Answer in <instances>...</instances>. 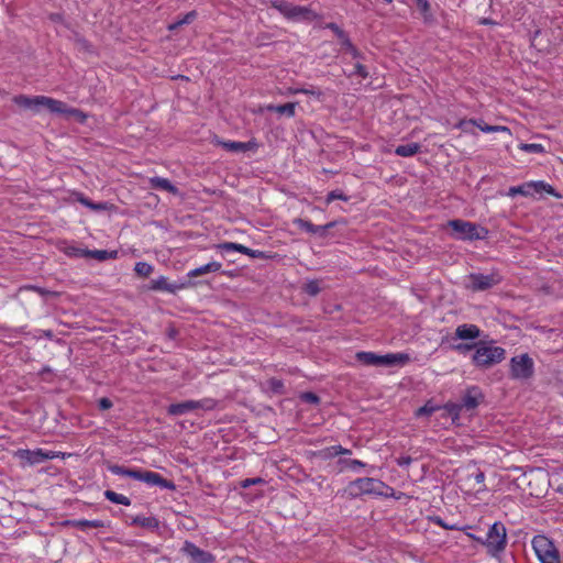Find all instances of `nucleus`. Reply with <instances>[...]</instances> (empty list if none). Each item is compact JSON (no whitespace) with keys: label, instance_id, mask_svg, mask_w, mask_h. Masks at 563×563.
I'll return each instance as SVG.
<instances>
[{"label":"nucleus","instance_id":"nucleus-1","mask_svg":"<svg viewBox=\"0 0 563 563\" xmlns=\"http://www.w3.org/2000/svg\"><path fill=\"white\" fill-rule=\"evenodd\" d=\"M385 489H390L384 482L373 477L356 478L347 484L345 488L338 492L342 498L355 499L364 495L387 496Z\"/></svg>","mask_w":563,"mask_h":563},{"label":"nucleus","instance_id":"nucleus-2","mask_svg":"<svg viewBox=\"0 0 563 563\" xmlns=\"http://www.w3.org/2000/svg\"><path fill=\"white\" fill-rule=\"evenodd\" d=\"M14 102L24 109L34 111H37L40 107H45L52 113H67L76 117L81 115V111L77 109L67 110L65 102L45 96L31 98L21 95L14 97Z\"/></svg>","mask_w":563,"mask_h":563},{"label":"nucleus","instance_id":"nucleus-3","mask_svg":"<svg viewBox=\"0 0 563 563\" xmlns=\"http://www.w3.org/2000/svg\"><path fill=\"white\" fill-rule=\"evenodd\" d=\"M506 357L505 349L490 343L479 342L473 355V363L481 368H489Z\"/></svg>","mask_w":563,"mask_h":563},{"label":"nucleus","instance_id":"nucleus-4","mask_svg":"<svg viewBox=\"0 0 563 563\" xmlns=\"http://www.w3.org/2000/svg\"><path fill=\"white\" fill-rule=\"evenodd\" d=\"M356 360L367 366H395L405 365L410 361V356L407 353H388L385 355H378L374 352H357L355 355Z\"/></svg>","mask_w":563,"mask_h":563},{"label":"nucleus","instance_id":"nucleus-5","mask_svg":"<svg viewBox=\"0 0 563 563\" xmlns=\"http://www.w3.org/2000/svg\"><path fill=\"white\" fill-rule=\"evenodd\" d=\"M483 545L486 547L487 553L493 558H497L505 551L507 547V529L501 521H496L490 526Z\"/></svg>","mask_w":563,"mask_h":563},{"label":"nucleus","instance_id":"nucleus-6","mask_svg":"<svg viewBox=\"0 0 563 563\" xmlns=\"http://www.w3.org/2000/svg\"><path fill=\"white\" fill-rule=\"evenodd\" d=\"M448 225L453 230L455 239L459 240H483L488 233L485 228L461 219L450 220Z\"/></svg>","mask_w":563,"mask_h":563},{"label":"nucleus","instance_id":"nucleus-7","mask_svg":"<svg viewBox=\"0 0 563 563\" xmlns=\"http://www.w3.org/2000/svg\"><path fill=\"white\" fill-rule=\"evenodd\" d=\"M531 544L541 563H561L559 551L548 537L534 536Z\"/></svg>","mask_w":563,"mask_h":563},{"label":"nucleus","instance_id":"nucleus-8","mask_svg":"<svg viewBox=\"0 0 563 563\" xmlns=\"http://www.w3.org/2000/svg\"><path fill=\"white\" fill-rule=\"evenodd\" d=\"M534 374V362L529 354L523 353L511 357L510 360V376L514 379L526 380Z\"/></svg>","mask_w":563,"mask_h":563},{"label":"nucleus","instance_id":"nucleus-9","mask_svg":"<svg viewBox=\"0 0 563 563\" xmlns=\"http://www.w3.org/2000/svg\"><path fill=\"white\" fill-rule=\"evenodd\" d=\"M272 8L278 10L288 20H310L311 10L306 7L295 5L286 0L271 1Z\"/></svg>","mask_w":563,"mask_h":563},{"label":"nucleus","instance_id":"nucleus-10","mask_svg":"<svg viewBox=\"0 0 563 563\" xmlns=\"http://www.w3.org/2000/svg\"><path fill=\"white\" fill-rule=\"evenodd\" d=\"M542 192H547L551 196L559 197V195L555 192L554 188L551 185H549L542 180L529 181V183H525L520 186L510 187L508 195L511 197H514L516 195H522V196L528 197V196H534L536 194L541 195Z\"/></svg>","mask_w":563,"mask_h":563},{"label":"nucleus","instance_id":"nucleus-11","mask_svg":"<svg viewBox=\"0 0 563 563\" xmlns=\"http://www.w3.org/2000/svg\"><path fill=\"white\" fill-rule=\"evenodd\" d=\"M468 278L471 280L470 287L473 291H484L490 289L501 282V277L498 273H473L468 276Z\"/></svg>","mask_w":563,"mask_h":563},{"label":"nucleus","instance_id":"nucleus-12","mask_svg":"<svg viewBox=\"0 0 563 563\" xmlns=\"http://www.w3.org/2000/svg\"><path fill=\"white\" fill-rule=\"evenodd\" d=\"M181 553L189 558L190 563H214L216 558L212 553L198 548L191 541L186 540Z\"/></svg>","mask_w":563,"mask_h":563},{"label":"nucleus","instance_id":"nucleus-13","mask_svg":"<svg viewBox=\"0 0 563 563\" xmlns=\"http://www.w3.org/2000/svg\"><path fill=\"white\" fill-rule=\"evenodd\" d=\"M485 399V396L478 386L467 387L465 393L461 397V406L466 411H473L476 409Z\"/></svg>","mask_w":563,"mask_h":563},{"label":"nucleus","instance_id":"nucleus-14","mask_svg":"<svg viewBox=\"0 0 563 563\" xmlns=\"http://www.w3.org/2000/svg\"><path fill=\"white\" fill-rule=\"evenodd\" d=\"M216 247L218 250L224 251V252H230V251L240 252V253L245 254L253 258H267V256L265 255L264 252L258 251V250H252L242 244L234 243V242H223V243L217 244Z\"/></svg>","mask_w":563,"mask_h":563},{"label":"nucleus","instance_id":"nucleus-15","mask_svg":"<svg viewBox=\"0 0 563 563\" xmlns=\"http://www.w3.org/2000/svg\"><path fill=\"white\" fill-rule=\"evenodd\" d=\"M19 456L22 459V460H25L29 464L33 465V464H38V463H42L46 460H51V459H54L55 457V453L54 452H46V451H43L42 449H36V450H20L19 451Z\"/></svg>","mask_w":563,"mask_h":563},{"label":"nucleus","instance_id":"nucleus-16","mask_svg":"<svg viewBox=\"0 0 563 563\" xmlns=\"http://www.w3.org/2000/svg\"><path fill=\"white\" fill-rule=\"evenodd\" d=\"M144 481L143 483L148 484L150 486H159L161 488L175 490L176 485L173 481L164 478L161 474L152 472V471H145L144 473Z\"/></svg>","mask_w":563,"mask_h":563},{"label":"nucleus","instance_id":"nucleus-17","mask_svg":"<svg viewBox=\"0 0 563 563\" xmlns=\"http://www.w3.org/2000/svg\"><path fill=\"white\" fill-rule=\"evenodd\" d=\"M481 333L482 331L476 324L463 323L455 329L454 339L476 340L481 336Z\"/></svg>","mask_w":563,"mask_h":563},{"label":"nucleus","instance_id":"nucleus-18","mask_svg":"<svg viewBox=\"0 0 563 563\" xmlns=\"http://www.w3.org/2000/svg\"><path fill=\"white\" fill-rule=\"evenodd\" d=\"M108 470L115 475L131 477V478L140 481V482L144 481L143 477H144L145 470L129 468V467L118 465V464L109 465Z\"/></svg>","mask_w":563,"mask_h":563},{"label":"nucleus","instance_id":"nucleus-19","mask_svg":"<svg viewBox=\"0 0 563 563\" xmlns=\"http://www.w3.org/2000/svg\"><path fill=\"white\" fill-rule=\"evenodd\" d=\"M217 144L222 146L228 152H247L255 150L257 144L255 142H238V141H220Z\"/></svg>","mask_w":563,"mask_h":563},{"label":"nucleus","instance_id":"nucleus-20","mask_svg":"<svg viewBox=\"0 0 563 563\" xmlns=\"http://www.w3.org/2000/svg\"><path fill=\"white\" fill-rule=\"evenodd\" d=\"M186 287V284H180V285H176V284H169L167 282V278L164 277V276H161L159 278L157 279H153L151 280V285H150V289L152 290H157V291H167V292H176L178 289H181V288H185Z\"/></svg>","mask_w":563,"mask_h":563},{"label":"nucleus","instance_id":"nucleus-21","mask_svg":"<svg viewBox=\"0 0 563 563\" xmlns=\"http://www.w3.org/2000/svg\"><path fill=\"white\" fill-rule=\"evenodd\" d=\"M65 526H70L77 529H80L82 531L89 529V528H104L109 527V522H106L103 520H86V519H79V520H66L64 522Z\"/></svg>","mask_w":563,"mask_h":563},{"label":"nucleus","instance_id":"nucleus-22","mask_svg":"<svg viewBox=\"0 0 563 563\" xmlns=\"http://www.w3.org/2000/svg\"><path fill=\"white\" fill-rule=\"evenodd\" d=\"M150 186L152 189H161L173 195L178 194V188L173 185L167 178H162L158 176L150 178Z\"/></svg>","mask_w":563,"mask_h":563},{"label":"nucleus","instance_id":"nucleus-23","mask_svg":"<svg viewBox=\"0 0 563 563\" xmlns=\"http://www.w3.org/2000/svg\"><path fill=\"white\" fill-rule=\"evenodd\" d=\"M194 410H196L194 406V400H186L183 402L169 405L167 408V413L169 416H183Z\"/></svg>","mask_w":563,"mask_h":563},{"label":"nucleus","instance_id":"nucleus-24","mask_svg":"<svg viewBox=\"0 0 563 563\" xmlns=\"http://www.w3.org/2000/svg\"><path fill=\"white\" fill-rule=\"evenodd\" d=\"M294 224H296L298 228L307 231L308 233L316 234L320 238H325L323 225H316V224L311 223L310 221L301 219V218L295 219Z\"/></svg>","mask_w":563,"mask_h":563},{"label":"nucleus","instance_id":"nucleus-25","mask_svg":"<svg viewBox=\"0 0 563 563\" xmlns=\"http://www.w3.org/2000/svg\"><path fill=\"white\" fill-rule=\"evenodd\" d=\"M131 525L155 531L159 528V521L155 517L136 516L132 519Z\"/></svg>","mask_w":563,"mask_h":563},{"label":"nucleus","instance_id":"nucleus-26","mask_svg":"<svg viewBox=\"0 0 563 563\" xmlns=\"http://www.w3.org/2000/svg\"><path fill=\"white\" fill-rule=\"evenodd\" d=\"M420 144L418 143H408L404 145H398L395 148V154L401 157H411L420 152Z\"/></svg>","mask_w":563,"mask_h":563},{"label":"nucleus","instance_id":"nucleus-27","mask_svg":"<svg viewBox=\"0 0 563 563\" xmlns=\"http://www.w3.org/2000/svg\"><path fill=\"white\" fill-rule=\"evenodd\" d=\"M75 196H76V200L78 202H80L82 206H85L93 211H102V210L107 209V203L93 202L81 192H77V194H75Z\"/></svg>","mask_w":563,"mask_h":563},{"label":"nucleus","instance_id":"nucleus-28","mask_svg":"<svg viewBox=\"0 0 563 563\" xmlns=\"http://www.w3.org/2000/svg\"><path fill=\"white\" fill-rule=\"evenodd\" d=\"M118 255L117 251H106V250H88L87 257L95 258L99 262H103L106 260L115 258Z\"/></svg>","mask_w":563,"mask_h":563},{"label":"nucleus","instance_id":"nucleus-29","mask_svg":"<svg viewBox=\"0 0 563 563\" xmlns=\"http://www.w3.org/2000/svg\"><path fill=\"white\" fill-rule=\"evenodd\" d=\"M219 401L217 399H213V398H203V399H200V400H194V406H195V409H200V410H203V411H211L213 409L217 408Z\"/></svg>","mask_w":563,"mask_h":563},{"label":"nucleus","instance_id":"nucleus-30","mask_svg":"<svg viewBox=\"0 0 563 563\" xmlns=\"http://www.w3.org/2000/svg\"><path fill=\"white\" fill-rule=\"evenodd\" d=\"M104 497L113 504H119V505H123V506L131 505V500L126 496L118 494L110 489L104 492Z\"/></svg>","mask_w":563,"mask_h":563},{"label":"nucleus","instance_id":"nucleus-31","mask_svg":"<svg viewBox=\"0 0 563 563\" xmlns=\"http://www.w3.org/2000/svg\"><path fill=\"white\" fill-rule=\"evenodd\" d=\"M320 280L318 279H312V280H308L303 286H302V290L305 294L311 296V297H316L317 295L320 294L321 291V286H320Z\"/></svg>","mask_w":563,"mask_h":563},{"label":"nucleus","instance_id":"nucleus-32","mask_svg":"<svg viewBox=\"0 0 563 563\" xmlns=\"http://www.w3.org/2000/svg\"><path fill=\"white\" fill-rule=\"evenodd\" d=\"M196 18H197V12L195 10L190 11V12L186 13L183 16V19L177 20L176 22L169 24L168 30L174 31L184 24H190Z\"/></svg>","mask_w":563,"mask_h":563},{"label":"nucleus","instance_id":"nucleus-33","mask_svg":"<svg viewBox=\"0 0 563 563\" xmlns=\"http://www.w3.org/2000/svg\"><path fill=\"white\" fill-rule=\"evenodd\" d=\"M327 27L334 32L343 47L347 45V42H351L347 34L338 24L331 22L327 24Z\"/></svg>","mask_w":563,"mask_h":563},{"label":"nucleus","instance_id":"nucleus-34","mask_svg":"<svg viewBox=\"0 0 563 563\" xmlns=\"http://www.w3.org/2000/svg\"><path fill=\"white\" fill-rule=\"evenodd\" d=\"M296 106V102H287L275 107L274 110L279 114H286L287 117L291 118L295 115Z\"/></svg>","mask_w":563,"mask_h":563},{"label":"nucleus","instance_id":"nucleus-35","mask_svg":"<svg viewBox=\"0 0 563 563\" xmlns=\"http://www.w3.org/2000/svg\"><path fill=\"white\" fill-rule=\"evenodd\" d=\"M153 266L146 262H137L134 271L141 277H148L153 272Z\"/></svg>","mask_w":563,"mask_h":563},{"label":"nucleus","instance_id":"nucleus-36","mask_svg":"<svg viewBox=\"0 0 563 563\" xmlns=\"http://www.w3.org/2000/svg\"><path fill=\"white\" fill-rule=\"evenodd\" d=\"M267 385H268V388L274 393V394H278V395H283L285 394V386H284V383L283 380L278 379V378H269L267 380Z\"/></svg>","mask_w":563,"mask_h":563},{"label":"nucleus","instance_id":"nucleus-37","mask_svg":"<svg viewBox=\"0 0 563 563\" xmlns=\"http://www.w3.org/2000/svg\"><path fill=\"white\" fill-rule=\"evenodd\" d=\"M338 463L341 465V468L356 470L357 467L365 466V463H363L362 461L352 459H340Z\"/></svg>","mask_w":563,"mask_h":563},{"label":"nucleus","instance_id":"nucleus-38","mask_svg":"<svg viewBox=\"0 0 563 563\" xmlns=\"http://www.w3.org/2000/svg\"><path fill=\"white\" fill-rule=\"evenodd\" d=\"M444 408L446 409L448 413L452 417L453 423L456 422V420L460 417L461 411L464 410L460 402L459 404H446Z\"/></svg>","mask_w":563,"mask_h":563},{"label":"nucleus","instance_id":"nucleus-39","mask_svg":"<svg viewBox=\"0 0 563 563\" xmlns=\"http://www.w3.org/2000/svg\"><path fill=\"white\" fill-rule=\"evenodd\" d=\"M290 93H305V95H311V96H314L316 98H320L323 93L320 89L313 87V86H310L309 88H296V89H290Z\"/></svg>","mask_w":563,"mask_h":563},{"label":"nucleus","instance_id":"nucleus-40","mask_svg":"<svg viewBox=\"0 0 563 563\" xmlns=\"http://www.w3.org/2000/svg\"><path fill=\"white\" fill-rule=\"evenodd\" d=\"M438 409H439L438 406H434L431 404V401H428L426 405H423L416 411V416L417 417L431 416Z\"/></svg>","mask_w":563,"mask_h":563},{"label":"nucleus","instance_id":"nucleus-41","mask_svg":"<svg viewBox=\"0 0 563 563\" xmlns=\"http://www.w3.org/2000/svg\"><path fill=\"white\" fill-rule=\"evenodd\" d=\"M519 148L529 152V153H543L545 152L544 147L541 144L537 143H521Z\"/></svg>","mask_w":563,"mask_h":563},{"label":"nucleus","instance_id":"nucleus-42","mask_svg":"<svg viewBox=\"0 0 563 563\" xmlns=\"http://www.w3.org/2000/svg\"><path fill=\"white\" fill-rule=\"evenodd\" d=\"M343 200V201H347L349 200V197L342 191V190H332L330 191L327 197H325V202L329 205L331 203L333 200Z\"/></svg>","mask_w":563,"mask_h":563},{"label":"nucleus","instance_id":"nucleus-43","mask_svg":"<svg viewBox=\"0 0 563 563\" xmlns=\"http://www.w3.org/2000/svg\"><path fill=\"white\" fill-rule=\"evenodd\" d=\"M88 250L80 249L77 246H67L65 254L71 257H87Z\"/></svg>","mask_w":563,"mask_h":563},{"label":"nucleus","instance_id":"nucleus-44","mask_svg":"<svg viewBox=\"0 0 563 563\" xmlns=\"http://www.w3.org/2000/svg\"><path fill=\"white\" fill-rule=\"evenodd\" d=\"M417 1V5L419 7L423 18H424V21L428 22L431 20L432 15L430 13V3L428 0H416Z\"/></svg>","mask_w":563,"mask_h":563},{"label":"nucleus","instance_id":"nucleus-45","mask_svg":"<svg viewBox=\"0 0 563 563\" xmlns=\"http://www.w3.org/2000/svg\"><path fill=\"white\" fill-rule=\"evenodd\" d=\"M478 343H459L456 345H453V350L457 351L459 353L465 354L466 352H470L472 350L477 349Z\"/></svg>","mask_w":563,"mask_h":563},{"label":"nucleus","instance_id":"nucleus-46","mask_svg":"<svg viewBox=\"0 0 563 563\" xmlns=\"http://www.w3.org/2000/svg\"><path fill=\"white\" fill-rule=\"evenodd\" d=\"M262 484H265V479L262 477L245 478L240 482V486L242 488H249L250 486Z\"/></svg>","mask_w":563,"mask_h":563},{"label":"nucleus","instance_id":"nucleus-47","mask_svg":"<svg viewBox=\"0 0 563 563\" xmlns=\"http://www.w3.org/2000/svg\"><path fill=\"white\" fill-rule=\"evenodd\" d=\"M336 450H338V445H333V446L323 449L319 452V456L322 459L334 457V456L339 455V452H336Z\"/></svg>","mask_w":563,"mask_h":563},{"label":"nucleus","instance_id":"nucleus-48","mask_svg":"<svg viewBox=\"0 0 563 563\" xmlns=\"http://www.w3.org/2000/svg\"><path fill=\"white\" fill-rule=\"evenodd\" d=\"M300 398L308 404L318 405L320 402L319 396L312 391L303 393Z\"/></svg>","mask_w":563,"mask_h":563},{"label":"nucleus","instance_id":"nucleus-49","mask_svg":"<svg viewBox=\"0 0 563 563\" xmlns=\"http://www.w3.org/2000/svg\"><path fill=\"white\" fill-rule=\"evenodd\" d=\"M478 128H479L483 132H497V131H501V132L510 133V130H509L507 126H500V125H488V124L481 125V124H478Z\"/></svg>","mask_w":563,"mask_h":563},{"label":"nucleus","instance_id":"nucleus-50","mask_svg":"<svg viewBox=\"0 0 563 563\" xmlns=\"http://www.w3.org/2000/svg\"><path fill=\"white\" fill-rule=\"evenodd\" d=\"M208 273H209V269H208V265L206 264V265H202L200 267L189 271L187 276L189 278H192V277H198V276H201V275H205Z\"/></svg>","mask_w":563,"mask_h":563},{"label":"nucleus","instance_id":"nucleus-51","mask_svg":"<svg viewBox=\"0 0 563 563\" xmlns=\"http://www.w3.org/2000/svg\"><path fill=\"white\" fill-rule=\"evenodd\" d=\"M353 74L358 75L362 78H366L368 76L366 67L360 63L355 64Z\"/></svg>","mask_w":563,"mask_h":563},{"label":"nucleus","instance_id":"nucleus-52","mask_svg":"<svg viewBox=\"0 0 563 563\" xmlns=\"http://www.w3.org/2000/svg\"><path fill=\"white\" fill-rule=\"evenodd\" d=\"M412 461V457H410L409 455H402L396 459V463L400 467L409 466Z\"/></svg>","mask_w":563,"mask_h":563},{"label":"nucleus","instance_id":"nucleus-53","mask_svg":"<svg viewBox=\"0 0 563 563\" xmlns=\"http://www.w3.org/2000/svg\"><path fill=\"white\" fill-rule=\"evenodd\" d=\"M22 289H31V290H34V291L38 292L42 296L55 295V292L49 291V290H47L45 288H42V287H38V286H25Z\"/></svg>","mask_w":563,"mask_h":563},{"label":"nucleus","instance_id":"nucleus-54","mask_svg":"<svg viewBox=\"0 0 563 563\" xmlns=\"http://www.w3.org/2000/svg\"><path fill=\"white\" fill-rule=\"evenodd\" d=\"M344 48L352 55L353 58H361V53L352 44V42H347V45Z\"/></svg>","mask_w":563,"mask_h":563},{"label":"nucleus","instance_id":"nucleus-55","mask_svg":"<svg viewBox=\"0 0 563 563\" xmlns=\"http://www.w3.org/2000/svg\"><path fill=\"white\" fill-rule=\"evenodd\" d=\"M113 406L112 401L109 398H101L99 400V408L102 410H108Z\"/></svg>","mask_w":563,"mask_h":563},{"label":"nucleus","instance_id":"nucleus-56","mask_svg":"<svg viewBox=\"0 0 563 563\" xmlns=\"http://www.w3.org/2000/svg\"><path fill=\"white\" fill-rule=\"evenodd\" d=\"M207 265H208L209 273L219 272L222 267L221 263H219V262H210Z\"/></svg>","mask_w":563,"mask_h":563},{"label":"nucleus","instance_id":"nucleus-57","mask_svg":"<svg viewBox=\"0 0 563 563\" xmlns=\"http://www.w3.org/2000/svg\"><path fill=\"white\" fill-rule=\"evenodd\" d=\"M476 483L482 484L485 481V474L482 471H478L474 476Z\"/></svg>","mask_w":563,"mask_h":563},{"label":"nucleus","instance_id":"nucleus-58","mask_svg":"<svg viewBox=\"0 0 563 563\" xmlns=\"http://www.w3.org/2000/svg\"><path fill=\"white\" fill-rule=\"evenodd\" d=\"M433 521H434L438 526H440V527H442L443 529H445V530H446L448 523H446L442 518H440V517H435V518L433 519Z\"/></svg>","mask_w":563,"mask_h":563},{"label":"nucleus","instance_id":"nucleus-59","mask_svg":"<svg viewBox=\"0 0 563 563\" xmlns=\"http://www.w3.org/2000/svg\"><path fill=\"white\" fill-rule=\"evenodd\" d=\"M336 452H339V455H341V454H342V455H346V454H351V453H352V451H351V450L345 449V448H343V446H341V445H338V450H336Z\"/></svg>","mask_w":563,"mask_h":563},{"label":"nucleus","instance_id":"nucleus-60","mask_svg":"<svg viewBox=\"0 0 563 563\" xmlns=\"http://www.w3.org/2000/svg\"><path fill=\"white\" fill-rule=\"evenodd\" d=\"M338 221H331L323 225L324 233L327 234L330 229H333L336 225Z\"/></svg>","mask_w":563,"mask_h":563},{"label":"nucleus","instance_id":"nucleus-61","mask_svg":"<svg viewBox=\"0 0 563 563\" xmlns=\"http://www.w3.org/2000/svg\"><path fill=\"white\" fill-rule=\"evenodd\" d=\"M466 534H467V537H468L470 539L475 540V541L479 542L481 544H483L484 539H482V538H479V537H476L475 534L470 533V532H467Z\"/></svg>","mask_w":563,"mask_h":563},{"label":"nucleus","instance_id":"nucleus-62","mask_svg":"<svg viewBox=\"0 0 563 563\" xmlns=\"http://www.w3.org/2000/svg\"><path fill=\"white\" fill-rule=\"evenodd\" d=\"M446 530H465V528H460L456 525H448Z\"/></svg>","mask_w":563,"mask_h":563},{"label":"nucleus","instance_id":"nucleus-63","mask_svg":"<svg viewBox=\"0 0 563 563\" xmlns=\"http://www.w3.org/2000/svg\"><path fill=\"white\" fill-rule=\"evenodd\" d=\"M479 23H481V24H495V22H494L493 20H490V19H486V18L482 19V20L479 21Z\"/></svg>","mask_w":563,"mask_h":563},{"label":"nucleus","instance_id":"nucleus-64","mask_svg":"<svg viewBox=\"0 0 563 563\" xmlns=\"http://www.w3.org/2000/svg\"><path fill=\"white\" fill-rule=\"evenodd\" d=\"M43 333H44V335H45L46 338H48V339H52V338H53V335H54L52 330H45Z\"/></svg>","mask_w":563,"mask_h":563}]
</instances>
